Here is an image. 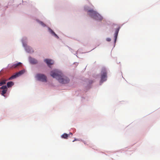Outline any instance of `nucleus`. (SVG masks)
I'll return each mask as SVG.
<instances>
[{"label": "nucleus", "instance_id": "1", "mask_svg": "<svg viewBox=\"0 0 160 160\" xmlns=\"http://www.w3.org/2000/svg\"><path fill=\"white\" fill-rule=\"evenodd\" d=\"M50 75L53 78L57 79L59 82L62 84L68 83L69 81L68 78L63 76L62 73L58 70H54L52 71Z\"/></svg>", "mask_w": 160, "mask_h": 160}, {"label": "nucleus", "instance_id": "2", "mask_svg": "<svg viewBox=\"0 0 160 160\" xmlns=\"http://www.w3.org/2000/svg\"><path fill=\"white\" fill-rule=\"evenodd\" d=\"M88 14L92 18L97 20L101 21L102 19V17L96 11L93 9L87 10Z\"/></svg>", "mask_w": 160, "mask_h": 160}, {"label": "nucleus", "instance_id": "3", "mask_svg": "<svg viewBox=\"0 0 160 160\" xmlns=\"http://www.w3.org/2000/svg\"><path fill=\"white\" fill-rule=\"evenodd\" d=\"M107 78V72L106 69L102 68L101 72V82H102L105 81Z\"/></svg>", "mask_w": 160, "mask_h": 160}, {"label": "nucleus", "instance_id": "4", "mask_svg": "<svg viewBox=\"0 0 160 160\" xmlns=\"http://www.w3.org/2000/svg\"><path fill=\"white\" fill-rule=\"evenodd\" d=\"M36 78L39 81L43 82H47V77L44 74H38L36 75Z\"/></svg>", "mask_w": 160, "mask_h": 160}, {"label": "nucleus", "instance_id": "5", "mask_svg": "<svg viewBox=\"0 0 160 160\" xmlns=\"http://www.w3.org/2000/svg\"><path fill=\"white\" fill-rule=\"evenodd\" d=\"M24 72V71L22 70L16 73L15 74L12 76L10 78H9V80H11L15 78L16 77H17L20 75H21L22 74H23Z\"/></svg>", "mask_w": 160, "mask_h": 160}, {"label": "nucleus", "instance_id": "6", "mask_svg": "<svg viewBox=\"0 0 160 160\" xmlns=\"http://www.w3.org/2000/svg\"><path fill=\"white\" fill-rule=\"evenodd\" d=\"M44 61L48 64V65L50 66V65H52L54 63L53 61L49 59H45Z\"/></svg>", "mask_w": 160, "mask_h": 160}, {"label": "nucleus", "instance_id": "7", "mask_svg": "<svg viewBox=\"0 0 160 160\" xmlns=\"http://www.w3.org/2000/svg\"><path fill=\"white\" fill-rule=\"evenodd\" d=\"M29 61L31 63L33 64H35L38 62V61L37 60L31 58H29Z\"/></svg>", "mask_w": 160, "mask_h": 160}, {"label": "nucleus", "instance_id": "8", "mask_svg": "<svg viewBox=\"0 0 160 160\" xmlns=\"http://www.w3.org/2000/svg\"><path fill=\"white\" fill-rule=\"evenodd\" d=\"M119 30V28H117V29H116V30L115 31V36H114V37H115V42H116V39L117 38V36H118V34Z\"/></svg>", "mask_w": 160, "mask_h": 160}, {"label": "nucleus", "instance_id": "9", "mask_svg": "<svg viewBox=\"0 0 160 160\" xmlns=\"http://www.w3.org/2000/svg\"><path fill=\"white\" fill-rule=\"evenodd\" d=\"M49 32L52 34V35L56 37L57 38H59V37L50 28H49Z\"/></svg>", "mask_w": 160, "mask_h": 160}, {"label": "nucleus", "instance_id": "10", "mask_svg": "<svg viewBox=\"0 0 160 160\" xmlns=\"http://www.w3.org/2000/svg\"><path fill=\"white\" fill-rule=\"evenodd\" d=\"M22 63L21 62H18L17 63H15V64H14L12 66V68H17L18 66H21V65Z\"/></svg>", "mask_w": 160, "mask_h": 160}, {"label": "nucleus", "instance_id": "11", "mask_svg": "<svg viewBox=\"0 0 160 160\" xmlns=\"http://www.w3.org/2000/svg\"><path fill=\"white\" fill-rule=\"evenodd\" d=\"M13 85H14V83L12 81L8 82L7 83V87L8 88L11 87Z\"/></svg>", "mask_w": 160, "mask_h": 160}, {"label": "nucleus", "instance_id": "12", "mask_svg": "<svg viewBox=\"0 0 160 160\" xmlns=\"http://www.w3.org/2000/svg\"><path fill=\"white\" fill-rule=\"evenodd\" d=\"M69 135V134H68L66 133H64L62 135L61 137L63 138L67 139L68 136Z\"/></svg>", "mask_w": 160, "mask_h": 160}, {"label": "nucleus", "instance_id": "13", "mask_svg": "<svg viewBox=\"0 0 160 160\" xmlns=\"http://www.w3.org/2000/svg\"><path fill=\"white\" fill-rule=\"evenodd\" d=\"M7 90H2L1 92V94L2 96H5L4 95L6 93Z\"/></svg>", "mask_w": 160, "mask_h": 160}, {"label": "nucleus", "instance_id": "14", "mask_svg": "<svg viewBox=\"0 0 160 160\" xmlns=\"http://www.w3.org/2000/svg\"><path fill=\"white\" fill-rule=\"evenodd\" d=\"M6 81V80H3L1 82H0V84L1 85V86L2 85L5 84Z\"/></svg>", "mask_w": 160, "mask_h": 160}, {"label": "nucleus", "instance_id": "15", "mask_svg": "<svg viewBox=\"0 0 160 160\" xmlns=\"http://www.w3.org/2000/svg\"><path fill=\"white\" fill-rule=\"evenodd\" d=\"M0 89L2 90H8L7 87L6 85H3L0 88Z\"/></svg>", "mask_w": 160, "mask_h": 160}, {"label": "nucleus", "instance_id": "16", "mask_svg": "<svg viewBox=\"0 0 160 160\" xmlns=\"http://www.w3.org/2000/svg\"><path fill=\"white\" fill-rule=\"evenodd\" d=\"M40 23L43 27H45L46 26L42 22H40Z\"/></svg>", "mask_w": 160, "mask_h": 160}, {"label": "nucleus", "instance_id": "17", "mask_svg": "<svg viewBox=\"0 0 160 160\" xmlns=\"http://www.w3.org/2000/svg\"><path fill=\"white\" fill-rule=\"evenodd\" d=\"M106 40L108 42H110L111 40V39L109 38H108L106 39Z\"/></svg>", "mask_w": 160, "mask_h": 160}, {"label": "nucleus", "instance_id": "18", "mask_svg": "<svg viewBox=\"0 0 160 160\" xmlns=\"http://www.w3.org/2000/svg\"><path fill=\"white\" fill-rule=\"evenodd\" d=\"M79 141L78 139L75 138V139L72 141L73 142H74L75 141Z\"/></svg>", "mask_w": 160, "mask_h": 160}, {"label": "nucleus", "instance_id": "19", "mask_svg": "<svg viewBox=\"0 0 160 160\" xmlns=\"http://www.w3.org/2000/svg\"><path fill=\"white\" fill-rule=\"evenodd\" d=\"M69 135H72V133L70 132V133H69Z\"/></svg>", "mask_w": 160, "mask_h": 160}, {"label": "nucleus", "instance_id": "20", "mask_svg": "<svg viewBox=\"0 0 160 160\" xmlns=\"http://www.w3.org/2000/svg\"><path fill=\"white\" fill-rule=\"evenodd\" d=\"M83 142L85 144H86V142Z\"/></svg>", "mask_w": 160, "mask_h": 160}, {"label": "nucleus", "instance_id": "21", "mask_svg": "<svg viewBox=\"0 0 160 160\" xmlns=\"http://www.w3.org/2000/svg\"><path fill=\"white\" fill-rule=\"evenodd\" d=\"M0 86H1V85L0 84Z\"/></svg>", "mask_w": 160, "mask_h": 160}]
</instances>
